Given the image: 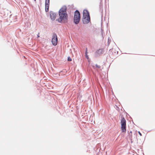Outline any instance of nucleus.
I'll use <instances>...</instances> for the list:
<instances>
[{
  "label": "nucleus",
  "mask_w": 155,
  "mask_h": 155,
  "mask_svg": "<svg viewBox=\"0 0 155 155\" xmlns=\"http://www.w3.org/2000/svg\"><path fill=\"white\" fill-rule=\"evenodd\" d=\"M68 61H72L71 59L70 58V57H68Z\"/></svg>",
  "instance_id": "nucleus-10"
},
{
  "label": "nucleus",
  "mask_w": 155,
  "mask_h": 155,
  "mask_svg": "<svg viewBox=\"0 0 155 155\" xmlns=\"http://www.w3.org/2000/svg\"><path fill=\"white\" fill-rule=\"evenodd\" d=\"M51 42L53 45L55 46L58 43V38L56 34H53L52 36Z\"/></svg>",
  "instance_id": "nucleus-5"
},
{
  "label": "nucleus",
  "mask_w": 155,
  "mask_h": 155,
  "mask_svg": "<svg viewBox=\"0 0 155 155\" xmlns=\"http://www.w3.org/2000/svg\"><path fill=\"white\" fill-rule=\"evenodd\" d=\"M138 133H139V134H140V136H142V134H141V133L139 131V132H138Z\"/></svg>",
  "instance_id": "nucleus-12"
},
{
  "label": "nucleus",
  "mask_w": 155,
  "mask_h": 155,
  "mask_svg": "<svg viewBox=\"0 0 155 155\" xmlns=\"http://www.w3.org/2000/svg\"><path fill=\"white\" fill-rule=\"evenodd\" d=\"M50 4V0H45V10L47 12L49 11Z\"/></svg>",
  "instance_id": "nucleus-6"
},
{
  "label": "nucleus",
  "mask_w": 155,
  "mask_h": 155,
  "mask_svg": "<svg viewBox=\"0 0 155 155\" xmlns=\"http://www.w3.org/2000/svg\"><path fill=\"white\" fill-rule=\"evenodd\" d=\"M87 48H86V51H85V56H86V57L87 58V59H88L89 58V57H88V55H87Z\"/></svg>",
  "instance_id": "nucleus-9"
},
{
  "label": "nucleus",
  "mask_w": 155,
  "mask_h": 155,
  "mask_svg": "<svg viewBox=\"0 0 155 155\" xmlns=\"http://www.w3.org/2000/svg\"><path fill=\"white\" fill-rule=\"evenodd\" d=\"M104 52V50L103 49H100L96 51L95 52V54L97 56L103 54Z\"/></svg>",
  "instance_id": "nucleus-8"
},
{
  "label": "nucleus",
  "mask_w": 155,
  "mask_h": 155,
  "mask_svg": "<svg viewBox=\"0 0 155 155\" xmlns=\"http://www.w3.org/2000/svg\"><path fill=\"white\" fill-rule=\"evenodd\" d=\"M50 16L51 20L53 21L54 20L56 17V14L52 11L50 12Z\"/></svg>",
  "instance_id": "nucleus-7"
},
{
  "label": "nucleus",
  "mask_w": 155,
  "mask_h": 155,
  "mask_svg": "<svg viewBox=\"0 0 155 155\" xmlns=\"http://www.w3.org/2000/svg\"><path fill=\"white\" fill-rule=\"evenodd\" d=\"M34 1L35 2H36V0H34Z\"/></svg>",
  "instance_id": "nucleus-14"
},
{
  "label": "nucleus",
  "mask_w": 155,
  "mask_h": 155,
  "mask_svg": "<svg viewBox=\"0 0 155 155\" xmlns=\"http://www.w3.org/2000/svg\"><path fill=\"white\" fill-rule=\"evenodd\" d=\"M39 37V35H38V37Z\"/></svg>",
  "instance_id": "nucleus-13"
},
{
  "label": "nucleus",
  "mask_w": 155,
  "mask_h": 155,
  "mask_svg": "<svg viewBox=\"0 0 155 155\" xmlns=\"http://www.w3.org/2000/svg\"><path fill=\"white\" fill-rule=\"evenodd\" d=\"M59 17L57 19L58 22L65 23L67 22L68 16L67 12V7L66 6H63L59 11Z\"/></svg>",
  "instance_id": "nucleus-1"
},
{
  "label": "nucleus",
  "mask_w": 155,
  "mask_h": 155,
  "mask_svg": "<svg viewBox=\"0 0 155 155\" xmlns=\"http://www.w3.org/2000/svg\"><path fill=\"white\" fill-rule=\"evenodd\" d=\"M126 121L124 117H122L120 121L121 128L123 132L125 133L126 131Z\"/></svg>",
  "instance_id": "nucleus-4"
},
{
  "label": "nucleus",
  "mask_w": 155,
  "mask_h": 155,
  "mask_svg": "<svg viewBox=\"0 0 155 155\" xmlns=\"http://www.w3.org/2000/svg\"><path fill=\"white\" fill-rule=\"evenodd\" d=\"M80 14L79 12L76 10L74 13V23L76 24H78L80 21Z\"/></svg>",
  "instance_id": "nucleus-3"
},
{
  "label": "nucleus",
  "mask_w": 155,
  "mask_h": 155,
  "mask_svg": "<svg viewBox=\"0 0 155 155\" xmlns=\"http://www.w3.org/2000/svg\"><path fill=\"white\" fill-rule=\"evenodd\" d=\"M96 67L98 68H100V66L99 65H98L97 64H96Z\"/></svg>",
  "instance_id": "nucleus-11"
},
{
  "label": "nucleus",
  "mask_w": 155,
  "mask_h": 155,
  "mask_svg": "<svg viewBox=\"0 0 155 155\" xmlns=\"http://www.w3.org/2000/svg\"><path fill=\"white\" fill-rule=\"evenodd\" d=\"M90 21L89 13L86 10H84L83 12V22L84 24H87Z\"/></svg>",
  "instance_id": "nucleus-2"
}]
</instances>
